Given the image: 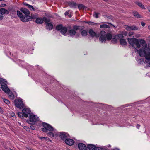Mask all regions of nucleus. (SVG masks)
Listing matches in <instances>:
<instances>
[{"label": "nucleus", "mask_w": 150, "mask_h": 150, "mask_svg": "<svg viewBox=\"0 0 150 150\" xmlns=\"http://www.w3.org/2000/svg\"><path fill=\"white\" fill-rule=\"evenodd\" d=\"M128 42L133 48H135V44L137 47L139 48L141 47L139 41L136 38H128Z\"/></svg>", "instance_id": "nucleus-1"}, {"label": "nucleus", "mask_w": 150, "mask_h": 150, "mask_svg": "<svg viewBox=\"0 0 150 150\" xmlns=\"http://www.w3.org/2000/svg\"><path fill=\"white\" fill-rule=\"evenodd\" d=\"M79 26L75 25L73 26L72 28L70 27H68L67 34L68 35L71 37L74 36L76 34V31L79 29Z\"/></svg>", "instance_id": "nucleus-2"}, {"label": "nucleus", "mask_w": 150, "mask_h": 150, "mask_svg": "<svg viewBox=\"0 0 150 150\" xmlns=\"http://www.w3.org/2000/svg\"><path fill=\"white\" fill-rule=\"evenodd\" d=\"M17 15L20 18L21 20L23 22H28L31 21L32 18L30 16H23L22 13L19 11H17Z\"/></svg>", "instance_id": "nucleus-3"}, {"label": "nucleus", "mask_w": 150, "mask_h": 150, "mask_svg": "<svg viewBox=\"0 0 150 150\" xmlns=\"http://www.w3.org/2000/svg\"><path fill=\"white\" fill-rule=\"evenodd\" d=\"M39 120L38 117L34 115H30L29 118L27 120V122L30 124H34Z\"/></svg>", "instance_id": "nucleus-4"}, {"label": "nucleus", "mask_w": 150, "mask_h": 150, "mask_svg": "<svg viewBox=\"0 0 150 150\" xmlns=\"http://www.w3.org/2000/svg\"><path fill=\"white\" fill-rule=\"evenodd\" d=\"M42 125L44 128H42L41 130L43 132H47L48 131H52L54 130L53 127L47 123L43 122L42 123Z\"/></svg>", "instance_id": "nucleus-5"}, {"label": "nucleus", "mask_w": 150, "mask_h": 150, "mask_svg": "<svg viewBox=\"0 0 150 150\" xmlns=\"http://www.w3.org/2000/svg\"><path fill=\"white\" fill-rule=\"evenodd\" d=\"M56 29L57 30H60L61 33L64 35H65V34L68 30V28L66 27H63L62 25L60 24L57 25L56 27Z\"/></svg>", "instance_id": "nucleus-6"}, {"label": "nucleus", "mask_w": 150, "mask_h": 150, "mask_svg": "<svg viewBox=\"0 0 150 150\" xmlns=\"http://www.w3.org/2000/svg\"><path fill=\"white\" fill-rule=\"evenodd\" d=\"M124 36L122 34L118 35L115 36V37L117 39L120 40V44L122 46L126 45L127 42L125 40L123 39Z\"/></svg>", "instance_id": "nucleus-7"}, {"label": "nucleus", "mask_w": 150, "mask_h": 150, "mask_svg": "<svg viewBox=\"0 0 150 150\" xmlns=\"http://www.w3.org/2000/svg\"><path fill=\"white\" fill-rule=\"evenodd\" d=\"M140 44L142 45V49H140L139 50L142 49L143 50H144V51L146 52V51H148L149 48L147 47V45L146 41L142 39H140L139 41Z\"/></svg>", "instance_id": "nucleus-8"}, {"label": "nucleus", "mask_w": 150, "mask_h": 150, "mask_svg": "<svg viewBox=\"0 0 150 150\" xmlns=\"http://www.w3.org/2000/svg\"><path fill=\"white\" fill-rule=\"evenodd\" d=\"M14 102L15 105L19 108H21L24 106L23 102L20 99H16L15 100Z\"/></svg>", "instance_id": "nucleus-9"}, {"label": "nucleus", "mask_w": 150, "mask_h": 150, "mask_svg": "<svg viewBox=\"0 0 150 150\" xmlns=\"http://www.w3.org/2000/svg\"><path fill=\"white\" fill-rule=\"evenodd\" d=\"M107 39L106 37V32L103 30L100 32V36L99 38V40L101 43L105 42Z\"/></svg>", "instance_id": "nucleus-10"}, {"label": "nucleus", "mask_w": 150, "mask_h": 150, "mask_svg": "<svg viewBox=\"0 0 150 150\" xmlns=\"http://www.w3.org/2000/svg\"><path fill=\"white\" fill-rule=\"evenodd\" d=\"M23 116L25 117H28V115L30 114L31 112L30 110L27 108H24L22 110Z\"/></svg>", "instance_id": "nucleus-11"}, {"label": "nucleus", "mask_w": 150, "mask_h": 150, "mask_svg": "<svg viewBox=\"0 0 150 150\" xmlns=\"http://www.w3.org/2000/svg\"><path fill=\"white\" fill-rule=\"evenodd\" d=\"M106 23H108V25L107 24H103L100 25V28H110L112 26L113 27H115V26L113 25V24H112L111 23L107 22Z\"/></svg>", "instance_id": "nucleus-12"}, {"label": "nucleus", "mask_w": 150, "mask_h": 150, "mask_svg": "<svg viewBox=\"0 0 150 150\" xmlns=\"http://www.w3.org/2000/svg\"><path fill=\"white\" fill-rule=\"evenodd\" d=\"M65 142L67 145L69 146H72L74 144V141L70 139H67L65 140Z\"/></svg>", "instance_id": "nucleus-13"}, {"label": "nucleus", "mask_w": 150, "mask_h": 150, "mask_svg": "<svg viewBox=\"0 0 150 150\" xmlns=\"http://www.w3.org/2000/svg\"><path fill=\"white\" fill-rule=\"evenodd\" d=\"M68 134L64 132H61L59 134V137L61 139L63 140H66L68 137Z\"/></svg>", "instance_id": "nucleus-14"}, {"label": "nucleus", "mask_w": 150, "mask_h": 150, "mask_svg": "<svg viewBox=\"0 0 150 150\" xmlns=\"http://www.w3.org/2000/svg\"><path fill=\"white\" fill-rule=\"evenodd\" d=\"M90 35L92 37H99L100 36L99 34H96L92 29H90L89 30Z\"/></svg>", "instance_id": "nucleus-15"}, {"label": "nucleus", "mask_w": 150, "mask_h": 150, "mask_svg": "<svg viewBox=\"0 0 150 150\" xmlns=\"http://www.w3.org/2000/svg\"><path fill=\"white\" fill-rule=\"evenodd\" d=\"M145 60L144 61V63L147 66L150 67V58L148 56H144Z\"/></svg>", "instance_id": "nucleus-16"}, {"label": "nucleus", "mask_w": 150, "mask_h": 150, "mask_svg": "<svg viewBox=\"0 0 150 150\" xmlns=\"http://www.w3.org/2000/svg\"><path fill=\"white\" fill-rule=\"evenodd\" d=\"M78 147L80 150H86L87 147L86 146L82 143H80L78 144Z\"/></svg>", "instance_id": "nucleus-17"}, {"label": "nucleus", "mask_w": 150, "mask_h": 150, "mask_svg": "<svg viewBox=\"0 0 150 150\" xmlns=\"http://www.w3.org/2000/svg\"><path fill=\"white\" fill-rule=\"evenodd\" d=\"M20 11L25 14V16H29L30 14L29 11L25 8H22L20 9Z\"/></svg>", "instance_id": "nucleus-18"}, {"label": "nucleus", "mask_w": 150, "mask_h": 150, "mask_svg": "<svg viewBox=\"0 0 150 150\" xmlns=\"http://www.w3.org/2000/svg\"><path fill=\"white\" fill-rule=\"evenodd\" d=\"M126 29L127 30H138V28L135 26H127Z\"/></svg>", "instance_id": "nucleus-19"}, {"label": "nucleus", "mask_w": 150, "mask_h": 150, "mask_svg": "<svg viewBox=\"0 0 150 150\" xmlns=\"http://www.w3.org/2000/svg\"><path fill=\"white\" fill-rule=\"evenodd\" d=\"M2 90L6 93H9L10 91V90L9 88L7 86V85H5L1 87Z\"/></svg>", "instance_id": "nucleus-20"}, {"label": "nucleus", "mask_w": 150, "mask_h": 150, "mask_svg": "<svg viewBox=\"0 0 150 150\" xmlns=\"http://www.w3.org/2000/svg\"><path fill=\"white\" fill-rule=\"evenodd\" d=\"M7 82L4 79L2 78L0 79V85H1V87H2L5 85H7Z\"/></svg>", "instance_id": "nucleus-21"}, {"label": "nucleus", "mask_w": 150, "mask_h": 150, "mask_svg": "<svg viewBox=\"0 0 150 150\" xmlns=\"http://www.w3.org/2000/svg\"><path fill=\"white\" fill-rule=\"evenodd\" d=\"M0 11L2 13V14H9V12L7 9L4 8H1L0 9Z\"/></svg>", "instance_id": "nucleus-22"}, {"label": "nucleus", "mask_w": 150, "mask_h": 150, "mask_svg": "<svg viewBox=\"0 0 150 150\" xmlns=\"http://www.w3.org/2000/svg\"><path fill=\"white\" fill-rule=\"evenodd\" d=\"M68 5L71 7L73 8H76V6L77 5L76 3L73 1L69 2Z\"/></svg>", "instance_id": "nucleus-23"}, {"label": "nucleus", "mask_w": 150, "mask_h": 150, "mask_svg": "<svg viewBox=\"0 0 150 150\" xmlns=\"http://www.w3.org/2000/svg\"><path fill=\"white\" fill-rule=\"evenodd\" d=\"M42 18H37L35 20L36 23L38 24H41L43 23Z\"/></svg>", "instance_id": "nucleus-24"}, {"label": "nucleus", "mask_w": 150, "mask_h": 150, "mask_svg": "<svg viewBox=\"0 0 150 150\" xmlns=\"http://www.w3.org/2000/svg\"><path fill=\"white\" fill-rule=\"evenodd\" d=\"M46 27L47 29L50 30L53 28V25L52 23H49L47 24Z\"/></svg>", "instance_id": "nucleus-25"}, {"label": "nucleus", "mask_w": 150, "mask_h": 150, "mask_svg": "<svg viewBox=\"0 0 150 150\" xmlns=\"http://www.w3.org/2000/svg\"><path fill=\"white\" fill-rule=\"evenodd\" d=\"M106 39L108 40H110L112 38V35L110 33H106Z\"/></svg>", "instance_id": "nucleus-26"}, {"label": "nucleus", "mask_w": 150, "mask_h": 150, "mask_svg": "<svg viewBox=\"0 0 150 150\" xmlns=\"http://www.w3.org/2000/svg\"><path fill=\"white\" fill-rule=\"evenodd\" d=\"M95 146L94 145L91 144H88L87 145V148L89 150L92 149L93 150L94 148H95Z\"/></svg>", "instance_id": "nucleus-27"}, {"label": "nucleus", "mask_w": 150, "mask_h": 150, "mask_svg": "<svg viewBox=\"0 0 150 150\" xmlns=\"http://www.w3.org/2000/svg\"><path fill=\"white\" fill-rule=\"evenodd\" d=\"M134 15L135 17L138 18H142L141 16L137 12H135L134 13Z\"/></svg>", "instance_id": "nucleus-28"}, {"label": "nucleus", "mask_w": 150, "mask_h": 150, "mask_svg": "<svg viewBox=\"0 0 150 150\" xmlns=\"http://www.w3.org/2000/svg\"><path fill=\"white\" fill-rule=\"evenodd\" d=\"M43 22L44 21L45 23H48L50 22V19L49 18H47L46 17H44L43 18Z\"/></svg>", "instance_id": "nucleus-29"}, {"label": "nucleus", "mask_w": 150, "mask_h": 150, "mask_svg": "<svg viewBox=\"0 0 150 150\" xmlns=\"http://www.w3.org/2000/svg\"><path fill=\"white\" fill-rule=\"evenodd\" d=\"M78 8L79 9H84L85 8V6L83 4H80L78 5Z\"/></svg>", "instance_id": "nucleus-30"}, {"label": "nucleus", "mask_w": 150, "mask_h": 150, "mask_svg": "<svg viewBox=\"0 0 150 150\" xmlns=\"http://www.w3.org/2000/svg\"><path fill=\"white\" fill-rule=\"evenodd\" d=\"M81 34L82 36H85L87 35V33L86 30H83L81 33Z\"/></svg>", "instance_id": "nucleus-31"}, {"label": "nucleus", "mask_w": 150, "mask_h": 150, "mask_svg": "<svg viewBox=\"0 0 150 150\" xmlns=\"http://www.w3.org/2000/svg\"><path fill=\"white\" fill-rule=\"evenodd\" d=\"M9 98L12 100H13L14 98V96L12 93H11L9 95Z\"/></svg>", "instance_id": "nucleus-32"}, {"label": "nucleus", "mask_w": 150, "mask_h": 150, "mask_svg": "<svg viewBox=\"0 0 150 150\" xmlns=\"http://www.w3.org/2000/svg\"><path fill=\"white\" fill-rule=\"evenodd\" d=\"M17 115L18 117H19L21 118H23L24 117V116H23V112L22 113L20 112H18L17 113Z\"/></svg>", "instance_id": "nucleus-33"}, {"label": "nucleus", "mask_w": 150, "mask_h": 150, "mask_svg": "<svg viewBox=\"0 0 150 150\" xmlns=\"http://www.w3.org/2000/svg\"><path fill=\"white\" fill-rule=\"evenodd\" d=\"M117 39L115 37V38H113L112 39V42L113 43H115L117 42Z\"/></svg>", "instance_id": "nucleus-34"}, {"label": "nucleus", "mask_w": 150, "mask_h": 150, "mask_svg": "<svg viewBox=\"0 0 150 150\" xmlns=\"http://www.w3.org/2000/svg\"><path fill=\"white\" fill-rule=\"evenodd\" d=\"M137 4L139 6H140L142 9H144L145 8L144 6L142 4V3L139 2Z\"/></svg>", "instance_id": "nucleus-35"}, {"label": "nucleus", "mask_w": 150, "mask_h": 150, "mask_svg": "<svg viewBox=\"0 0 150 150\" xmlns=\"http://www.w3.org/2000/svg\"><path fill=\"white\" fill-rule=\"evenodd\" d=\"M93 149V150H103L102 147H96V146Z\"/></svg>", "instance_id": "nucleus-36"}, {"label": "nucleus", "mask_w": 150, "mask_h": 150, "mask_svg": "<svg viewBox=\"0 0 150 150\" xmlns=\"http://www.w3.org/2000/svg\"><path fill=\"white\" fill-rule=\"evenodd\" d=\"M99 13H96V12H94V13L93 15V16L96 18H98V15Z\"/></svg>", "instance_id": "nucleus-37"}, {"label": "nucleus", "mask_w": 150, "mask_h": 150, "mask_svg": "<svg viewBox=\"0 0 150 150\" xmlns=\"http://www.w3.org/2000/svg\"><path fill=\"white\" fill-rule=\"evenodd\" d=\"M3 101L7 104H9L10 103V101L6 99H4Z\"/></svg>", "instance_id": "nucleus-38"}, {"label": "nucleus", "mask_w": 150, "mask_h": 150, "mask_svg": "<svg viewBox=\"0 0 150 150\" xmlns=\"http://www.w3.org/2000/svg\"><path fill=\"white\" fill-rule=\"evenodd\" d=\"M23 128L27 131L28 132H29L30 131V128L27 126H24L23 127Z\"/></svg>", "instance_id": "nucleus-39"}, {"label": "nucleus", "mask_w": 150, "mask_h": 150, "mask_svg": "<svg viewBox=\"0 0 150 150\" xmlns=\"http://www.w3.org/2000/svg\"><path fill=\"white\" fill-rule=\"evenodd\" d=\"M48 135L51 137H54V134L51 132H50L49 133H48Z\"/></svg>", "instance_id": "nucleus-40"}, {"label": "nucleus", "mask_w": 150, "mask_h": 150, "mask_svg": "<svg viewBox=\"0 0 150 150\" xmlns=\"http://www.w3.org/2000/svg\"><path fill=\"white\" fill-rule=\"evenodd\" d=\"M3 18V16L2 13L0 11V20H2Z\"/></svg>", "instance_id": "nucleus-41"}, {"label": "nucleus", "mask_w": 150, "mask_h": 150, "mask_svg": "<svg viewBox=\"0 0 150 150\" xmlns=\"http://www.w3.org/2000/svg\"><path fill=\"white\" fill-rule=\"evenodd\" d=\"M29 6H28V8H30V9L31 10H34V9L33 8V7L31 5H30Z\"/></svg>", "instance_id": "nucleus-42"}, {"label": "nucleus", "mask_w": 150, "mask_h": 150, "mask_svg": "<svg viewBox=\"0 0 150 150\" xmlns=\"http://www.w3.org/2000/svg\"><path fill=\"white\" fill-rule=\"evenodd\" d=\"M86 23L88 24L89 25H93V24H94L93 22H86Z\"/></svg>", "instance_id": "nucleus-43"}, {"label": "nucleus", "mask_w": 150, "mask_h": 150, "mask_svg": "<svg viewBox=\"0 0 150 150\" xmlns=\"http://www.w3.org/2000/svg\"><path fill=\"white\" fill-rule=\"evenodd\" d=\"M30 128L32 130H34L35 129V127L33 125H31L30 126Z\"/></svg>", "instance_id": "nucleus-44"}, {"label": "nucleus", "mask_w": 150, "mask_h": 150, "mask_svg": "<svg viewBox=\"0 0 150 150\" xmlns=\"http://www.w3.org/2000/svg\"><path fill=\"white\" fill-rule=\"evenodd\" d=\"M6 6V5L5 4H1V6L2 7H4Z\"/></svg>", "instance_id": "nucleus-45"}, {"label": "nucleus", "mask_w": 150, "mask_h": 150, "mask_svg": "<svg viewBox=\"0 0 150 150\" xmlns=\"http://www.w3.org/2000/svg\"><path fill=\"white\" fill-rule=\"evenodd\" d=\"M133 33L132 32H129V36H131V35H133Z\"/></svg>", "instance_id": "nucleus-46"}, {"label": "nucleus", "mask_w": 150, "mask_h": 150, "mask_svg": "<svg viewBox=\"0 0 150 150\" xmlns=\"http://www.w3.org/2000/svg\"><path fill=\"white\" fill-rule=\"evenodd\" d=\"M141 24L142 26L144 27L145 25V23L143 22H141Z\"/></svg>", "instance_id": "nucleus-47"}, {"label": "nucleus", "mask_w": 150, "mask_h": 150, "mask_svg": "<svg viewBox=\"0 0 150 150\" xmlns=\"http://www.w3.org/2000/svg\"><path fill=\"white\" fill-rule=\"evenodd\" d=\"M40 138L42 140L43 139H45V140H47L48 139V138L47 137H40Z\"/></svg>", "instance_id": "nucleus-48"}, {"label": "nucleus", "mask_w": 150, "mask_h": 150, "mask_svg": "<svg viewBox=\"0 0 150 150\" xmlns=\"http://www.w3.org/2000/svg\"><path fill=\"white\" fill-rule=\"evenodd\" d=\"M140 125L139 124H137L136 125V127L138 129H139L140 127Z\"/></svg>", "instance_id": "nucleus-49"}, {"label": "nucleus", "mask_w": 150, "mask_h": 150, "mask_svg": "<svg viewBox=\"0 0 150 150\" xmlns=\"http://www.w3.org/2000/svg\"><path fill=\"white\" fill-rule=\"evenodd\" d=\"M23 4L24 5L28 6H28H29L30 5H29L28 4L26 3H24Z\"/></svg>", "instance_id": "nucleus-50"}, {"label": "nucleus", "mask_w": 150, "mask_h": 150, "mask_svg": "<svg viewBox=\"0 0 150 150\" xmlns=\"http://www.w3.org/2000/svg\"><path fill=\"white\" fill-rule=\"evenodd\" d=\"M46 15V16H47L48 17H52V16L50 14H49L48 15Z\"/></svg>", "instance_id": "nucleus-51"}, {"label": "nucleus", "mask_w": 150, "mask_h": 150, "mask_svg": "<svg viewBox=\"0 0 150 150\" xmlns=\"http://www.w3.org/2000/svg\"><path fill=\"white\" fill-rule=\"evenodd\" d=\"M103 150H108L107 148L106 147H104L103 148Z\"/></svg>", "instance_id": "nucleus-52"}, {"label": "nucleus", "mask_w": 150, "mask_h": 150, "mask_svg": "<svg viewBox=\"0 0 150 150\" xmlns=\"http://www.w3.org/2000/svg\"><path fill=\"white\" fill-rule=\"evenodd\" d=\"M69 13L67 11H66V12L65 13V15H68V14Z\"/></svg>", "instance_id": "nucleus-53"}, {"label": "nucleus", "mask_w": 150, "mask_h": 150, "mask_svg": "<svg viewBox=\"0 0 150 150\" xmlns=\"http://www.w3.org/2000/svg\"><path fill=\"white\" fill-rule=\"evenodd\" d=\"M0 112L1 113H2L3 112V111L2 110V109L0 107Z\"/></svg>", "instance_id": "nucleus-54"}, {"label": "nucleus", "mask_w": 150, "mask_h": 150, "mask_svg": "<svg viewBox=\"0 0 150 150\" xmlns=\"http://www.w3.org/2000/svg\"><path fill=\"white\" fill-rule=\"evenodd\" d=\"M94 23V24H93V25H96L97 24L96 23Z\"/></svg>", "instance_id": "nucleus-55"}, {"label": "nucleus", "mask_w": 150, "mask_h": 150, "mask_svg": "<svg viewBox=\"0 0 150 150\" xmlns=\"http://www.w3.org/2000/svg\"><path fill=\"white\" fill-rule=\"evenodd\" d=\"M69 17H71V15H69Z\"/></svg>", "instance_id": "nucleus-56"}, {"label": "nucleus", "mask_w": 150, "mask_h": 150, "mask_svg": "<svg viewBox=\"0 0 150 150\" xmlns=\"http://www.w3.org/2000/svg\"><path fill=\"white\" fill-rule=\"evenodd\" d=\"M148 28L150 29V26H148Z\"/></svg>", "instance_id": "nucleus-57"}, {"label": "nucleus", "mask_w": 150, "mask_h": 150, "mask_svg": "<svg viewBox=\"0 0 150 150\" xmlns=\"http://www.w3.org/2000/svg\"><path fill=\"white\" fill-rule=\"evenodd\" d=\"M103 1H107V0H103Z\"/></svg>", "instance_id": "nucleus-58"}, {"label": "nucleus", "mask_w": 150, "mask_h": 150, "mask_svg": "<svg viewBox=\"0 0 150 150\" xmlns=\"http://www.w3.org/2000/svg\"><path fill=\"white\" fill-rule=\"evenodd\" d=\"M148 10H149V12H150V9H148Z\"/></svg>", "instance_id": "nucleus-59"}, {"label": "nucleus", "mask_w": 150, "mask_h": 150, "mask_svg": "<svg viewBox=\"0 0 150 150\" xmlns=\"http://www.w3.org/2000/svg\"><path fill=\"white\" fill-rule=\"evenodd\" d=\"M3 0H0V1H3Z\"/></svg>", "instance_id": "nucleus-60"}, {"label": "nucleus", "mask_w": 150, "mask_h": 150, "mask_svg": "<svg viewBox=\"0 0 150 150\" xmlns=\"http://www.w3.org/2000/svg\"><path fill=\"white\" fill-rule=\"evenodd\" d=\"M149 38H150V36H149Z\"/></svg>", "instance_id": "nucleus-61"}]
</instances>
